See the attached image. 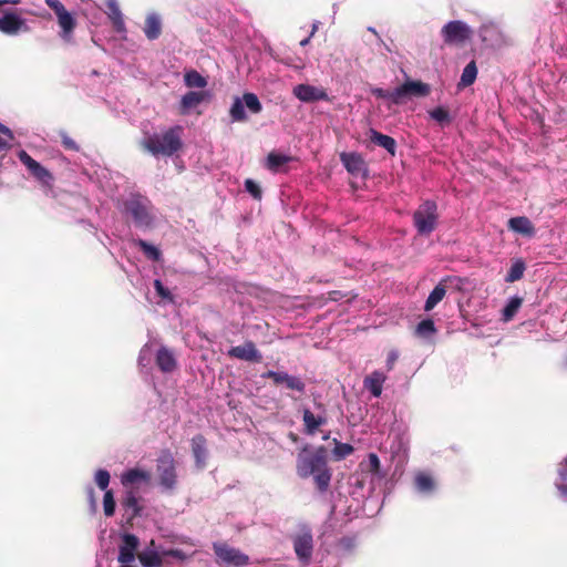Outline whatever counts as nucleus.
Returning <instances> with one entry per match:
<instances>
[{
    "label": "nucleus",
    "instance_id": "nucleus-51",
    "mask_svg": "<svg viewBox=\"0 0 567 567\" xmlns=\"http://www.w3.org/2000/svg\"><path fill=\"white\" fill-rule=\"evenodd\" d=\"M344 296L341 291L334 290L329 292V299L332 301H338L342 299Z\"/></svg>",
    "mask_w": 567,
    "mask_h": 567
},
{
    "label": "nucleus",
    "instance_id": "nucleus-39",
    "mask_svg": "<svg viewBox=\"0 0 567 567\" xmlns=\"http://www.w3.org/2000/svg\"><path fill=\"white\" fill-rule=\"evenodd\" d=\"M523 303V299L520 297H513L503 309V320L509 321L513 319L515 313L518 311Z\"/></svg>",
    "mask_w": 567,
    "mask_h": 567
},
{
    "label": "nucleus",
    "instance_id": "nucleus-46",
    "mask_svg": "<svg viewBox=\"0 0 567 567\" xmlns=\"http://www.w3.org/2000/svg\"><path fill=\"white\" fill-rule=\"evenodd\" d=\"M371 93H372L373 96H375L378 99H388L391 102H393L394 104H399V100L394 95V90L393 91H386V90H383L381 87H374V89L371 90Z\"/></svg>",
    "mask_w": 567,
    "mask_h": 567
},
{
    "label": "nucleus",
    "instance_id": "nucleus-11",
    "mask_svg": "<svg viewBox=\"0 0 567 567\" xmlns=\"http://www.w3.org/2000/svg\"><path fill=\"white\" fill-rule=\"evenodd\" d=\"M430 93V85L422 81L406 80L402 85L394 89V95L399 100V104L404 97H424Z\"/></svg>",
    "mask_w": 567,
    "mask_h": 567
},
{
    "label": "nucleus",
    "instance_id": "nucleus-18",
    "mask_svg": "<svg viewBox=\"0 0 567 567\" xmlns=\"http://www.w3.org/2000/svg\"><path fill=\"white\" fill-rule=\"evenodd\" d=\"M293 548L300 560L308 561L313 550L312 534L309 530H306L297 535L293 539Z\"/></svg>",
    "mask_w": 567,
    "mask_h": 567
},
{
    "label": "nucleus",
    "instance_id": "nucleus-4",
    "mask_svg": "<svg viewBox=\"0 0 567 567\" xmlns=\"http://www.w3.org/2000/svg\"><path fill=\"white\" fill-rule=\"evenodd\" d=\"M437 206L433 200H425L413 214V224L420 235H430L437 224Z\"/></svg>",
    "mask_w": 567,
    "mask_h": 567
},
{
    "label": "nucleus",
    "instance_id": "nucleus-44",
    "mask_svg": "<svg viewBox=\"0 0 567 567\" xmlns=\"http://www.w3.org/2000/svg\"><path fill=\"white\" fill-rule=\"evenodd\" d=\"M110 473L106 470H99L95 473V483L102 491H107V486L110 484Z\"/></svg>",
    "mask_w": 567,
    "mask_h": 567
},
{
    "label": "nucleus",
    "instance_id": "nucleus-53",
    "mask_svg": "<svg viewBox=\"0 0 567 567\" xmlns=\"http://www.w3.org/2000/svg\"><path fill=\"white\" fill-rule=\"evenodd\" d=\"M318 29H319V22H318V21H316V22H313V23H312V28H311L310 37H313V35H315V33L318 31Z\"/></svg>",
    "mask_w": 567,
    "mask_h": 567
},
{
    "label": "nucleus",
    "instance_id": "nucleus-16",
    "mask_svg": "<svg viewBox=\"0 0 567 567\" xmlns=\"http://www.w3.org/2000/svg\"><path fill=\"white\" fill-rule=\"evenodd\" d=\"M228 357L248 361V362H260L262 360L261 353L256 348L252 341H246L241 346L233 347L227 352Z\"/></svg>",
    "mask_w": 567,
    "mask_h": 567
},
{
    "label": "nucleus",
    "instance_id": "nucleus-58",
    "mask_svg": "<svg viewBox=\"0 0 567 567\" xmlns=\"http://www.w3.org/2000/svg\"><path fill=\"white\" fill-rule=\"evenodd\" d=\"M322 439H323V440H328V439H329V434L323 435V437H322Z\"/></svg>",
    "mask_w": 567,
    "mask_h": 567
},
{
    "label": "nucleus",
    "instance_id": "nucleus-48",
    "mask_svg": "<svg viewBox=\"0 0 567 567\" xmlns=\"http://www.w3.org/2000/svg\"><path fill=\"white\" fill-rule=\"evenodd\" d=\"M154 288H155L157 295L159 297H162L163 299H168V300L173 299L171 291L166 287H164V285L162 284L161 280L156 279L154 281Z\"/></svg>",
    "mask_w": 567,
    "mask_h": 567
},
{
    "label": "nucleus",
    "instance_id": "nucleus-37",
    "mask_svg": "<svg viewBox=\"0 0 567 567\" xmlns=\"http://www.w3.org/2000/svg\"><path fill=\"white\" fill-rule=\"evenodd\" d=\"M138 560L144 567H162L163 559L156 551H144L137 555Z\"/></svg>",
    "mask_w": 567,
    "mask_h": 567
},
{
    "label": "nucleus",
    "instance_id": "nucleus-17",
    "mask_svg": "<svg viewBox=\"0 0 567 567\" xmlns=\"http://www.w3.org/2000/svg\"><path fill=\"white\" fill-rule=\"evenodd\" d=\"M293 94L297 99L306 103L329 100L328 93L321 87L310 84H298L293 87Z\"/></svg>",
    "mask_w": 567,
    "mask_h": 567
},
{
    "label": "nucleus",
    "instance_id": "nucleus-6",
    "mask_svg": "<svg viewBox=\"0 0 567 567\" xmlns=\"http://www.w3.org/2000/svg\"><path fill=\"white\" fill-rule=\"evenodd\" d=\"M214 553L218 559L226 566L243 567L249 564V557L237 548L230 547L226 543H214Z\"/></svg>",
    "mask_w": 567,
    "mask_h": 567
},
{
    "label": "nucleus",
    "instance_id": "nucleus-9",
    "mask_svg": "<svg viewBox=\"0 0 567 567\" xmlns=\"http://www.w3.org/2000/svg\"><path fill=\"white\" fill-rule=\"evenodd\" d=\"M45 3L54 11L58 18V23L62 30L61 37L64 40H69L76 27L74 17L65 9L60 0H45Z\"/></svg>",
    "mask_w": 567,
    "mask_h": 567
},
{
    "label": "nucleus",
    "instance_id": "nucleus-19",
    "mask_svg": "<svg viewBox=\"0 0 567 567\" xmlns=\"http://www.w3.org/2000/svg\"><path fill=\"white\" fill-rule=\"evenodd\" d=\"M340 161L351 175H364L367 165L363 157L358 153H341Z\"/></svg>",
    "mask_w": 567,
    "mask_h": 567
},
{
    "label": "nucleus",
    "instance_id": "nucleus-26",
    "mask_svg": "<svg viewBox=\"0 0 567 567\" xmlns=\"http://www.w3.org/2000/svg\"><path fill=\"white\" fill-rule=\"evenodd\" d=\"M151 480V474L147 471L141 468H131L123 473L121 482L123 486L128 487L141 482L147 483Z\"/></svg>",
    "mask_w": 567,
    "mask_h": 567
},
{
    "label": "nucleus",
    "instance_id": "nucleus-22",
    "mask_svg": "<svg viewBox=\"0 0 567 567\" xmlns=\"http://www.w3.org/2000/svg\"><path fill=\"white\" fill-rule=\"evenodd\" d=\"M386 380V375L381 371H373L367 375L363 380V385L371 392L374 398H379L382 393L383 383Z\"/></svg>",
    "mask_w": 567,
    "mask_h": 567
},
{
    "label": "nucleus",
    "instance_id": "nucleus-23",
    "mask_svg": "<svg viewBox=\"0 0 567 567\" xmlns=\"http://www.w3.org/2000/svg\"><path fill=\"white\" fill-rule=\"evenodd\" d=\"M106 13L112 21V25L114 30L118 33H123L126 31L125 22L123 19L122 11L116 2V0H107L106 1Z\"/></svg>",
    "mask_w": 567,
    "mask_h": 567
},
{
    "label": "nucleus",
    "instance_id": "nucleus-21",
    "mask_svg": "<svg viewBox=\"0 0 567 567\" xmlns=\"http://www.w3.org/2000/svg\"><path fill=\"white\" fill-rule=\"evenodd\" d=\"M507 226L511 230L527 237H533L536 233L533 223L525 216L512 217Z\"/></svg>",
    "mask_w": 567,
    "mask_h": 567
},
{
    "label": "nucleus",
    "instance_id": "nucleus-28",
    "mask_svg": "<svg viewBox=\"0 0 567 567\" xmlns=\"http://www.w3.org/2000/svg\"><path fill=\"white\" fill-rule=\"evenodd\" d=\"M370 141L386 150L391 155L395 154L396 142L393 137L382 134L373 128L370 130Z\"/></svg>",
    "mask_w": 567,
    "mask_h": 567
},
{
    "label": "nucleus",
    "instance_id": "nucleus-55",
    "mask_svg": "<svg viewBox=\"0 0 567 567\" xmlns=\"http://www.w3.org/2000/svg\"><path fill=\"white\" fill-rule=\"evenodd\" d=\"M8 147H9L8 143L0 137V151L6 150Z\"/></svg>",
    "mask_w": 567,
    "mask_h": 567
},
{
    "label": "nucleus",
    "instance_id": "nucleus-34",
    "mask_svg": "<svg viewBox=\"0 0 567 567\" xmlns=\"http://www.w3.org/2000/svg\"><path fill=\"white\" fill-rule=\"evenodd\" d=\"M134 245L137 246L150 260H153V261L161 260V258H162L161 250L157 247L153 246L152 244L147 243L146 240L136 239V240H134Z\"/></svg>",
    "mask_w": 567,
    "mask_h": 567
},
{
    "label": "nucleus",
    "instance_id": "nucleus-29",
    "mask_svg": "<svg viewBox=\"0 0 567 567\" xmlns=\"http://www.w3.org/2000/svg\"><path fill=\"white\" fill-rule=\"evenodd\" d=\"M143 31L148 40H156L162 34V22L157 14H148Z\"/></svg>",
    "mask_w": 567,
    "mask_h": 567
},
{
    "label": "nucleus",
    "instance_id": "nucleus-50",
    "mask_svg": "<svg viewBox=\"0 0 567 567\" xmlns=\"http://www.w3.org/2000/svg\"><path fill=\"white\" fill-rule=\"evenodd\" d=\"M399 355L396 351H390L386 358L388 371H391L398 360Z\"/></svg>",
    "mask_w": 567,
    "mask_h": 567
},
{
    "label": "nucleus",
    "instance_id": "nucleus-36",
    "mask_svg": "<svg viewBox=\"0 0 567 567\" xmlns=\"http://www.w3.org/2000/svg\"><path fill=\"white\" fill-rule=\"evenodd\" d=\"M476 76H477V66H476V63L475 61H471L463 70L462 72V75H461V80H460V83H458V86H463V87H466V86H470L472 85L475 80H476Z\"/></svg>",
    "mask_w": 567,
    "mask_h": 567
},
{
    "label": "nucleus",
    "instance_id": "nucleus-5",
    "mask_svg": "<svg viewBox=\"0 0 567 567\" xmlns=\"http://www.w3.org/2000/svg\"><path fill=\"white\" fill-rule=\"evenodd\" d=\"M244 104L254 114H258L261 112L262 106L255 93H244L243 99L236 97L230 107L229 114L233 122H245L247 121V115L244 109Z\"/></svg>",
    "mask_w": 567,
    "mask_h": 567
},
{
    "label": "nucleus",
    "instance_id": "nucleus-27",
    "mask_svg": "<svg viewBox=\"0 0 567 567\" xmlns=\"http://www.w3.org/2000/svg\"><path fill=\"white\" fill-rule=\"evenodd\" d=\"M207 96L204 91H189L181 100V113L185 114L189 110L199 105Z\"/></svg>",
    "mask_w": 567,
    "mask_h": 567
},
{
    "label": "nucleus",
    "instance_id": "nucleus-54",
    "mask_svg": "<svg viewBox=\"0 0 567 567\" xmlns=\"http://www.w3.org/2000/svg\"><path fill=\"white\" fill-rule=\"evenodd\" d=\"M288 437H289L292 442H295V443H296V442H298V440H299V436H298L296 433H293V432H290V433H289V435H288Z\"/></svg>",
    "mask_w": 567,
    "mask_h": 567
},
{
    "label": "nucleus",
    "instance_id": "nucleus-25",
    "mask_svg": "<svg viewBox=\"0 0 567 567\" xmlns=\"http://www.w3.org/2000/svg\"><path fill=\"white\" fill-rule=\"evenodd\" d=\"M302 421L305 425V433L313 435L318 429L327 423V419L322 415H315L309 409H303Z\"/></svg>",
    "mask_w": 567,
    "mask_h": 567
},
{
    "label": "nucleus",
    "instance_id": "nucleus-14",
    "mask_svg": "<svg viewBox=\"0 0 567 567\" xmlns=\"http://www.w3.org/2000/svg\"><path fill=\"white\" fill-rule=\"evenodd\" d=\"M29 30L25 20L16 11H8L0 17V31L4 34L13 35L19 32H29Z\"/></svg>",
    "mask_w": 567,
    "mask_h": 567
},
{
    "label": "nucleus",
    "instance_id": "nucleus-42",
    "mask_svg": "<svg viewBox=\"0 0 567 567\" xmlns=\"http://www.w3.org/2000/svg\"><path fill=\"white\" fill-rule=\"evenodd\" d=\"M415 332L420 337H429L436 332L434 321L432 319H424L417 323Z\"/></svg>",
    "mask_w": 567,
    "mask_h": 567
},
{
    "label": "nucleus",
    "instance_id": "nucleus-52",
    "mask_svg": "<svg viewBox=\"0 0 567 567\" xmlns=\"http://www.w3.org/2000/svg\"><path fill=\"white\" fill-rule=\"evenodd\" d=\"M0 133L7 135L9 138H13V134L9 127L0 123Z\"/></svg>",
    "mask_w": 567,
    "mask_h": 567
},
{
    "label": "nucleus",
    "instance_id": "nucleus-30",
    "mask_svg": "<svg viewBox=\"0 0 567 567\" xmlns=\"http://www.w3.org/2000/svg\"><path fill=\"white\" fill-rule=\"evenodd\" d=\"M447 279H443L442 281H440L439 285H436L434 289L431 291L424 305L425 311H431L439 302L443 300V298L446 295V289L444 286V282Z\"/></svg>",
    "mask_w": 567,
    "mask_h": 567
},
{
    "label": "nucleus",
    "instance_id": "nucleus-13",
    "mask_svg": "<svg viewBox=\"0 0 567 567\" xmlns=\"http://www.w3.org/2000/svg\"><path fill=\"white\" fill-rule=\"evenodd\" d=\"M261 378L272 380L275 385L285 384L287 389L299 393H303L306 390V384L299 377L290 375L287 372L269 370L262 373Z\"/></svg>",
    "mask_w": 567,
    "mask_h": 567
},
{
    "label": "nucleus",
    "instance_id": "nucleus-35",
    "mask_svg": "<svg viewBox=\"0 0 567 567\" xmlns=\"http://www.w3.org/2000/svg\"><path fill=\"white\" fill-rule=\"evenodd\" d=\"M184 82L187 87L204 89L207 86V80L196 70L185 72Z\"/></svg>",
    "mask_w": 567,
    "mask_h": 567
},
{
    "label": "nucleus",
    "instance_id": "nucleus-20",
    "mask_svg": "<svg viewBox=\"0 0 567 567\" xmlns=\"http://www.w3.org/2000/svg\"><path fill=\"white\" fill-rule=\"evenodd\" d=\"M156 365L164 373H171L177 368V360L172 350L161 347L156 353Z\"/></svg>",
    "mask_w": 567,
    "mask_h": 567
},
{
    "label": "nucleus",
    "instance_id": "nucleus-3",
    "mask_svg": "<svg viewBox=\"0 0 567 567\" xmlns=\"http://www.w3.org/2000/svg\"><path fill=\"white\" fill-rule=\"evenodd\" d=\"M444 44L449 47H464L473 37V30L464 21L453 20L441 29Z\"/></svg>",
    "mask_w": 567,
    "mask_h": 567
},
{
    "label": "nucleus",
    "instance_id": "nucleus-56",
    "mask_svg": "<svg viewBox=\"0 0 567 567\" xmlns=\"http://www.w3.org/2000/svg\"><path fill=\"white\" fill-rule=\"evenodd\" d=\"M311 38H312V37H310V35H309L308 38H306V39L301 40V41H300V45H301V47H306V45L310 42V39H311Z\"/></svg>",
    "mask_w": 567,
    "mask_h": 567
},
{
    "label": "nucleus",
    "instance_id": "nucleus-32",
    "mask_svg": "<svg viewBox=\"0 0 567 567\" xmlns=\"http://www.w3.org/2000/svg\"><path fill=\"white\" fill-rule=\"evenodd\" d=\"M555 486L561 496L567 497V456L557 465Z\"/></svg>",
    "mask_w": 567,
    "mask_h": 567
},
{
    "label": "nucleus",
    "instance_id": "nucleus-47",
    "mask_svg": "<svg viewBox=\"0 0 567 567\" xmlns=\"http://www.w3.org/2000/svg\"><path fill=\"white\" fill-rule=\"evenodd\" d=\"M61 143L63 147L68 151L79 152L80 146L76 144V142L69 136V134L64 131L60 132Z\"/></svg>",
    "mask_w": 567,
    "mask_h": 567
},
{
    "label": "nucleus",
    "instance_id": "nucleus-24",
    "mask_svg": "<svg viewBox=\"0 0 567 567\" xmlns=\"http://www.w3.org/2000/svg\"><path fill=\"white\" fill-rule=\"evenodd\" d=\"M207 441L203 434H197L192 439V452L198 467H204L207 457Z\"/></svg>",
    "mask_w": 567,
    "mask_h": 567
},
{
    "label": "nucleus",
    "instance_id": "nucleus-45",
    "mask_svg": "<svg viewBox=\"0 0 567 567\" xmlns=\"http://www.w3.org/2000/svg\"><path fill=\"white\" fill-rule=\"evenodd\" d=\"M246 190L257 200H260L262 197V192L260 186L252 179L248 178L245 181Z\"/></svg>",
    "mask_w": 567,
    "mask_h": 567
},
{
    "label": "nucleus",
    "instance_id": "nucleus-38",
    "mask_svg": "<svg viewBox=\"0 0 567 567\" xmlns=\"http://www.w3.org/2000/svg\"><path fill=\"white\" fill-rule=\"evenodd\" d=\"M332 442L334 444L332 455L337 461L344 460L354 452V447L349 443H341L337 439H333Z\"/></svg>",
    "mask_w": 567,
    "mask_h": 567
},
{
    "label": "nucleus",
    "instance_id": "nucleus-49",
    "mask_svg": "<svg viewBox=\"0 0 567 567\" xmlns=\"http://www.w3.org/2000/svg\"><path fill=\"white\" fill-rule=\"evenodd\" d=\"M369 465L372 473H379L381 463L377 454H369Z\"/></svg>",
    "mask_w": 567,
    "mask_h": 567
},
{
    "label": "nucleus",
    "instance_id": "nucleus-57",
    "mask_svg": "<svg viewBox=\"0 0 567 567\" xmlns=\"http://www.w3.org/2000/svg\"><path fill=\"white\" fill-rule=\"evenodd\" d=\"M179 554H181V551H179V550H177V549H176V550H171V551H169V555H171V556H173V557H178V556H179Z\"/></svg>",
    "mask_w": 567,
    "mask_h": 567
},
{
    "label": "nucleus",
    "instance_id": "nucleus-33",
    "mask_svg": "<svg viewBox=\"0 0 567 567\" xmlns=\"http://www.w3.org/2000/svg\"><path fill=\"white\" fill-rule=\"evenodd\" d=\"M292 157L288 155L271 152L267 156L266 166L269 171L278 173L281 172V167L289 163Z\"/></svg>",
    "mask_w": 567,
    "mask_h": 567
},
{
    "label": "nucleus",
    "instance_id": "nucleus-2",
    "mask_svg": "<svg viewBox=\"0 0 567 567\" xmlns=\"http://www.w3.org/2000/svg\"><path fill=\"white\" fill-rule=\"evenodd\" d=\"M182 132V126L176 125L169 127L164 133L147 135L141 141V146L154 156L162 155L169 157L183 146Z\"/></svg>",
    "mask_w": 567,
    "mask_h": 567
},
{
    "label": "nucleus",
    "instance_id": "nucleus-40",
    "mask_svg": "<svg viewBox=\"0 0 567 567\" xmlns=\"http://www.w3.org/2000/svg\"><path fill=\"white\" fill-rule=\"evenodd\" d=\"M524 271H525V264L523 260H517L516 262H514L506 277H505V281L506 282H514V281H517L519 280L523 276H524Z\"/></svg>",
    "mask_w": 567,
    "mask_h": 567
},
{
    "label": "nucleus",
    "instance_id": "nucleus-8",
    "mask_svg": "<svg viewBox=\"0 0 567 567\" xmlns=\"http://www.w3.org/2000/svg\"><path fill=\"white\" fill-rule=\"evenodd\" d=\"M157 474L159 483L167 489H173L176 485L175 461L169 451H163L157 458Z\"/></svg>",
    "mask_w": 567,
    "mask_h": 567
},
{
    "label": "nucleus",
    "instance_id": "nucleus-10",
    "mask_svg": "<svg viewBox=\"0 0 567 567\" xmlns=\"http://www.w3.org/2000/svg\"><path fill=\"white\" fill-rule=\"evenodd\" d=\"M20 162L29 169L30 174L37 178L42 185L51 186L53 182V175L39 162L33 159L25 151L18 153Z\"/></svg>",
    "mask_w": 567,
    "mask_h": 567
},
{
    "label": "nucleus",
    "instance_id": "nucleus-12",
    "mask_svg": "<svg viewBox=\"0 0 567 567\" xmlns=\"http://www.w3.org/2000/svg\"><path fill=\"white\" fill-rule=\"evenodd\" d=\"M141 502L142 498L137 496L136 492L132 488L125 492V495L121 499V506L124 509L123 516L126 524L132 525L133 520L142 515L144 507Z\"/></svg>",
    "mask_w": 567,
    "mask_h": 567
},
{
    "label": "nucleus",
    "instance_id": "nucleus-43",
    "mask_svg": "<svg viewBox=\"0 0 567 567\" xmlns=\"http://www.w3.org/2000/svg\"><path fill=\"white\" fill-rule=\"evenodd\" d=\"M115 505L116 504H115L113 492L111 489L105 491L104 497H103V509H104L105 516L111 517L114 515Z\"/></svg>",
    "mask_w": 567,
    "mask_h": 567
},
{
    "label": "nucleus",
    "instance_id": "nucleus-15",
    "mask_svg": "<svg viewBox=\"0 0 567 567\" xmlns=\"http://www.w3.org/2000/svg\"><path fill=\"white\" fill-rule=\"evenodd\" d=\"M138 545L140 540L135 535L124 534L122 536V544L118 547L117 560L121 564H132L135 560Z\"/></svg>",
    "mask_w": 567,
    "mask_h": 567
},
{
    "label": "nucleus",
    "instance_id": "nucleus-7",
    "mask_svg": "<svg viewBox=\"0 0 567 567\" xmlns=\"http://www.w3.org/2000/svg\"><path fill=\"white\" fill-rule=\"evenodd\" d=\"M125 210L132 216L136 227H148L153 217L148 212L147 200L141 196H134L125 203Z\"/></svg>",
    "mask_w": 567,
    "mask_h": 567
},
{
    "label": "nucleus",
    "instance_id": "nucleus-1",
    "mask_svg": "<svg viewBox=\"0 0 567 567\" xmlns=\"http://www.w3.org/2000/svg\"><path fill=\"white\" fill-rule=\"evenodd\" d=\"M296 472L303 480L312 476L317 489L320 493H326L332 478L327 449L322 445L312 449L306 444L297 455Z\"/></svg>",
    "mask_w": 567,
    "mask_h": 567
},
{
    "label": "nucleus",
    "instance_id": "nucleus-31",
    "mask_svg": "<svg viewBox=\"0 0 567 567\" xmlns=\"http://www.w3.org/2000/svg\"><path fill=\"white\" fill-rule=\"evenodd\" d=\"M414 484L419 492L430 494L435 489V481L431 474L419 472L414 477Z\"/></svg>",
    "mask_w": 567,
    "mask_h": 567
},
{
    "label": "nucleus",
    "instance_id": "nucleus-41",
    "mask_svg": "<svg viewBox=\"0 0 567 567\" xmlns=\"http://www.w3.org/2000/svg\"><path fill=\"white\" fill-rule=\"evenodd\" d=\"M432 120L440 123L442 126L447 125L452 122V117L449 111L443 106H437L429 112Z\"/></svg>",
    "mask_w": 567,
    "mask_h": 567
}]
</instances>
